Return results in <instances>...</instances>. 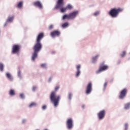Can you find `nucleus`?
<instances>
[{
  "label": "nucleus",
  "mask_w": 130,
  "mask_h": 130,
  "mask_svg": "<svg viewBox=\"0 0 130 130\" xmlns=\"http://www.w3.org/2000/svg\"><path fill=\"white\" fill-rule=\"evenodd\" d=\"M85 107V106L83 105L82 106V108H84Z\"/></svg>",
  "instance_id": "ea45409f"
},
{
  "label": "nucleus",
  "mask_w": 130,
  "mask_h": 130,
  "mask_svg": "<svg viewBox=\"0 0 130 130\" xmlns=\"http://www.w3.org/2000/svg\"><path fill=\"white\" fill-rule=\"evenodd\" d=\"M66 124L67 126V128H68V129H72V128H73V127L74 126V121H73V119H68L67 121Z\"/></svg>",
  "instance_id": "423d86ee"
},
{
  "label": "nucleus",
  "mask_w": 130,
  "mask_h": 130,
  "mask_svg": "<svg viewBox=\"0 0 130 130\" xmlns=\"http://www.w3.org/2000/svg\"><path fill=\"white\" fill-rule=\"evenodd\" d=\"M33 5L34 6H35V7H37L40 9H42V8H43V7L42 6V4H41V2H40V1H36L34 2Z\"/></svg>",
  "instance_id": "4468645a"
},
{
  "label": "nucleus",
  "mask_w": 130,
  "mask_h": 130,
  "mask_svg": "<svg viewBox=\"0 0 130 130\" xmlns=\"http://www.w3.org/2000/svg\"><path fill=\"white\" fill-rule=\"evenodd\" d=\"M92 82H89L86 86V88L85 90V93L87 95H89V94H90L91 92H92Z\"/></svg>",
  "instance_id": "39448f33"
},
{
  "label": "nucleus",
  "mask_w": 130,
  "mask_h": 130,
  "mask_svg": "<svg viewBox=\"0 0 130 130\" xmlns=\"http://www.w3.org/2000/svg\"><path fill=\"white\" fill-rule=\"evenodd\" d=\"M72 93H69V98L70 100H71V99H72Z\"/></svg>",
  "instance_id": "f704fd0d"
},
{
  "label": "nucleus",
  "mask_w": 130,
  "mask_h": 130,
  "mask_svg": "<svg viewBox=\"0 0 130 130\" xmlns=\"http://www.w3.org/2000/svg\"><path fill=\"white\" fill-rule=\"evenodd\" d=\"M52 78L51 77H50L49 79V82H50V81H51V80H52Z\"/></svg>",
  "instance_id": "58836bf2"
},
{
  "label": "nucleus",
  "mask_w": 130,
  "mask_h": 130,
  "mask_svg": "<svg viewBox=\"0 0 130 130\" xmlns=\"http://www.w3.org/2000/svg\"><path fill=\"white\" fill-rule=\"evenodd\" d=\"M22 7H23V2H20L17 4V8H18V9H21Z\"/></svg>",
  "instance_id": "4be33fe9"
},
{
  "label": "nucleus",
  "mask_w": 130,
  "mask_h": 130,
  "mask_svg": "<svg viewBox=\"0 0 130 130\" xmlns=\"http://www.w3.org/2000/svg\"><path fill=\"white\" fill-rule=\"evenodd\" d=\"M9 95H10V96H15V95H16L15 90L13 89H10L9 91Z\"/></svg>",
  "instance_id": "f3484780"
},
{
  "label": "nucleus",
  "mask_w": 130,
  "mask_h": 130,
  "mask_svg": "<svg viewBox=\"0 0 130 130\" xmlns=\"http://www.w3.org/2000/svg\"><path fill=\"white\" fill-rule=\"evenodd\" d=\"M0 71H1V72L4 71V64H3V63H0Z\"/></svg>",
  "instance_id": "a878e982"
},
{
  "label": "nucleus",
  "mask_w": 130,
  "mask_h": 130,
  "mask_svg": "<svg viewBox=\"0 0 130 130\" xmlns=\"http://www.w3.org/2000/svg\"><path fill=\"white\" fill-rule=\"evenodd\" d=\"M106 112L104 110L100 111L98 114L99 119L101 120L103 119L105 117Z\"/></svg>",
  "instance_id": "6e6552de"
},
{
  "label": "nucleus",
  "mask_w": 130,
  "mask_h": 130,
  "mask_svg": "<svg viewBox=\"0 0 130 130\" xmlns=\"http://www.w3.org/2000/svg\"><path fill=\"white\" fill-rule=\"evenodd\" d=\"M41 67L42 68H46V64H45V63L42 64L41 65Z\"/></svg>",
  "instance_id": "7c9ffc66"
},
{
  "label": "nucleus",
  "mask_w": 130,
  "mask_h": 130,
  "mask_svg": "<svg viewBox=\"0 0 130 130\" xmlns=\"http://www.w3.org/2000/svg\"><path fill=\"white\" fill-rule=\"evenodd\" d=\"M60 35V31L57 30H54L51 32V36L52 37H55L59 36Z\"/></svg>",
  "instance_id": "9b49d317"
},
{
  "label": "nucleus",
  "mask_w": 130,
  "mask_h": 130,
  "mask_svg": "<svg viewBox=\"0 0 130 130\" xmlns=\"http://www.w3.org/2000/svg\"><path fill=\"white\" fill-rule=\"evenodd\" d=\"M78 13L79 12H78V11H74L72 13H70L69 14V18L70 20H73L75 19V18H76V17H77V16L78 15Z\"/></svg>",
  "instance_id": "1a4fd4ad"
},
{
  "label": "nucleus",
  "mask_w": 130,
  "mask_h": 130,
  "mask_svg": "<svg viewBox=\"0 0 130 130\" xmlns=\"http://www.w3.org/2000/svg\"><path fill=\"white\" fill-rule=\"evenodd\" d=\"M18 74H20V72H18Z\"/></svg>",
  "instance_id": "a19ab883"
},
{
  "label": "nucleus",
  "mask_w": 130,
  "mask_h": 130,
  "mask_svg": "<svg viewBox=\"0 0 130 130\" xmlns=\"http://www.w3.org/2000/svg\"><path fill=\"white\" fill-rule=\"evenodd\" d=\"M37 89L36 86H33L32 87V91H36Z\"/></svg>",
  "instance_id": "c9c22d12"
},
{
  "label": "nucleus",
  "mask_w": 130,
  "mask_h": 130,
  "mask_svg": "<svg viewBox=\"0 0 130 130\" xmlns=\"http://www.w3.org/2000/svg\"><path fill=\"white\" fill-rule=\"evenodd\" d=\"M99 57V55H97L94 57H92V62L94 63L95 61H97V59Z\"/></svg>",
  "instance_id": "aec40b11"
},
{
  "label": "nucleus",
  "mask_w": 130,
  "mask_h": 130,
  "mask_svg": "<svg viewBox=\"0 0 130 130\" xmlns=\"http://www.w3.org/2000/svg\"><path fill=\"white\" fill-rule=\"evenodd\" d=\"M44 37V33L41 32L39 34L37 38L36 42H40V41H41L42 39Z\"/></svg>",
  "instance_id": "f8f14e48"
},
{
  "label": "nucleus",
  "mask_w": 130,
  "mask_h": 130,
  "mask_svg": "<svg viewBox=\"0 0 130 130\" xmlns=\"http://www.w3.org/2000/svg\"><path fill=\"white\" fill-rule=\"evenodd\" d=\"M21 46L19 45H14L13 47V49H20Z\"/></svg>",
  "instance_id": "412c9836"
},
{
  "label": "nucleus",
  "mask_w": 130,
  "mask_h": 130,
  "mask_svg": "<svg viewBox=\"0 0 130 130\" xmlns=\"http://www.w3.org/2000/svg\"><path fill=\"white\" fill-rule=\"evenodd\" d=\"M78 13L79 12H78V11H74L72 13H70L69 14V18L70 20H73L75 19V18H76V17H77V16L78 15Z\"/></svg>",
  "instance_id": "9d476101"
},
{
  "label": "nucleus",
  "mask_w": 130,
  "mask_h": 130,
  "mask_svg": "<svg viewBox=\"0 0 130 130\" xmlns=\"http://www.w3.org/2000/svg\"><path fill=\"white\" fill-rule=\"evenodd\" d=\"M107 86V82H105L104 83V88H106Z\"/></svg>",
  "instance_id": "e433bc0d"
},
{
  "label": "nucleus",
  "mask_w": 130,
  "mask_h": 130,
  "mask_svg": "<svg viewBox=\"0 0 130 130\" xmlns=\"http://www.w3.org/2000/svg\"><path fill=\"white\" fill-rule=\"evenodd\" d=\"M6 77L10 80V81H13V76L9 73L6 74Z\"/></svg>",
  "instance_id": "a211bd4d"
},
{
  "label": "nucleus",
  "mask_w": 130,
  "mask_h": 130,
  "mask_svg": "<svg viewBox=\"0 0 130 130\" xmlns=\"http://www.w3.org/2000/svg\"><path fill=\"white\" fill-rule=\"evenodd\" d=\"M125 54H126V52L125 51H123L122 54H121V57H124Z\"/></svg>",
  "instance_id": "cd10ccee"
},
{
  "label": "nucleus",
  "mask_w": 130,
  "mask_h": 130,
  "mask_svg": "<svg viewBox=\"0 0 130 130\" xmlns=\"http://www.w3.org/2000/svg\"><path fill=\"white\" fill-rule=\"evenodd\" d=\"M40 50V49H35L34 51V53L32 54V58L31 59L34 61L35 60L36 58H37L38 55L37 54L38 53V52Z\"/></svg>",
  "instance_id": "ddd939ff"
},
{
  "label": "nucleus",
  "mask_w": 130,
  "mask_h": 130,
  "mask_svg": "<svg viewBox=\"0 0 130 130\" xmlns=\"http://www.w3.org/2000/svg\"><path fill=\"white\" fill-rule=\"evenodd\" d=\"M36 44L34 46V49H41L42 48V44L40 42H36Z\"/></svg>",
  "instance_id": "2eb2a0df"
},
{
  "label": "nucleus",
  "mask_w": 130,
  "mask_h": 130,
  "mask_svg": "<svg viewBox=\"0 0 130 130\" xmlns=\"http://www.w3.org/2000/svg\"><path fill=\"white\" fill-rule=\"evenodd\" d=\"M76 69L77 70V72H76V76L78 77L81 74V71H80V69H81V65H78L76 67Z\"/></svg>",
  "instance_id": "dca6fc26"
},
{
  "label": "nucleus",
  "mask_w": 130,
  "mask_h": 130,
  "mask_svg": "<svg viewBox=\"0 0 130 130\" xmlns=\"http://www.w3.org/2000/svg\"><path fill=\"white\" fill-rule=\"evenodd\" d=\"M106 70H108V66L107 65H104V62L101 64L99 69L96 71V74H100L102 72H104V71H106Z\"/></svg>",
  "instance_id": "20e7f679"
},
{
  "label": "nucleus",
  "mask_w": 130,
  "mask_h": 130,
  "mask_svg": "<svg viewBox=\"0 0 130 130\" xmlns=\"http://www.w3.org/2000/svg\"><path fill=\"white\" fill-rule=\"evenodd\" d=\"M128 127V125L127 123L125 124V130H127V128Z\"/></svg>",
  "instance_id": "c756f323"
},
{
  "label": "nucleus",
  "mask_w": 130,
  "mask_h": 130,
  "mask_svg": "<svg viewBox=\"0 0 130 130\" xmlns=\"http://www.w3.org/2000/svg\"><path fill=\"white\" fill-rule=\"evenodd\" d=\"M53 25L51 24L49 26V29L50 30H51V29H53Z\"/></svg>",
  "instance_id": "473e14b6"
},
{
  "label": "nucleus",
  "mask_w": 130,
  "mask_h": 130,
  "mask_svg": "<svg viewBox=\"0 0 130 130\" xmlns=\"http://www.w3.org/2000/svg\"><path fill=\"white\" fill-rule=\"evenodd\" d=\"M100 12H96L94 13V16H98V15H99Z\"/></svg>",
  "instance_id": "72a5a7b5"
},
{
  "label": "nucleus",
  "mask_w": 130,
  "mask_h": 130,
  "mask_svg": "<svg viewBox=\"0 0 130 130\" xmlns=\"http://www.w3.org/2000/svg\"><path fill=\"white\" fill-rule=\"evenodd\" d=\"M126 94H127V89L124 88L120 92V94L119 95V99H123L125 96H126Z\"/></svg>",
  "instance_id": "0eeeda50"
},
{
  "label": "nucleus",
  "mask_w": 130,
  "mask_h": 130,
  "mask_svg": "<svg viewBox=\"0 0 130 130\" xmlns=\"http://www.w3.org/2000/svg\"><path fill=\"white\" fill-rule=\"evenodd\" d=\"M59 89V86H57L55 88V91H52L50 95V100L53 104L55 107L58 105L59 100H60V95L56 96V91Z\"/></svg>",
  "instance_id": "f03ea898"
},
{
  "label": "nucleus",
  "mask_w": 130,
  "mask_h": 130,
  "mask_svg": "<svg viewBox=\"0 0 130 130\" xmlns=\"http://www.w3.org/2000/svg\"><path fill=\"white\" fill-rule=\"evenodd\" d=\"M19 52V49H13L12 50V53H18Z\"/></svg>",
  "instance_id": "c85d7f7f"
},
{
  "label": "nucleus",
  "mask_w": 130,
  "mask_h": 130,
  "mask_svg": "<svg viewBox=\"0 0 130 130\" xmlns=\"http://www.w3.org/2000/svg\"><path fill=\"white\" fill-rule=\"evenodd\" d=\"M68 26H69V23L68 22H65L62 25V28H66V27H68Z\"/></svg>",
  "instance_id": "393cba45"
},
{
  "label": "nucleus",
  "mask_w": 130,
  "mask_h": 130,
  "mask_svg": "<svg viewBox=\"0 0 130 130\" xmlns=\"http://www.w3.org/2000/svg\"><path fill=\"white\" fill-rule=\"evenodd\" d=\"M20 98H22V99H23V98L25 97V96L24 95V94L21 93L20 95Z\"/></svg>",
  "instance_id": "2f4dec72"
},
{
  "label": "nucleus",
  "mask_w": 130,
  "mask_h": 130,
  "mask_svg": "<svg viewBox=\"0 0 130 130\" xmlns=\"http://www.w3.org/2000/svg\"><path fill=\"white\" fill-rule=\"evenodd\" d=\"M64 6V0H57L56 6L55 7V10H60L61 13H66L68 10H72L73 6L71 4H68L66 7Z\"/></svg>",
  "instance_id": "f257e3e1"
},
{
  "label": "nucleus",
  "mask_w": 130,
  "mask_h": 130,
  "mask_svg": "<svg viewBox=\"0 0 130 130\" xmlns=\"http://www.w3.org/2000/svg\"><path fill=\"white\" fill-rule=\"evenodd\" d=\"M42 109H43L44 110L45 109H46V106L44 105L42 107Z\"/></svg>",
  "instance_id": "4c0bfd02"
},
{
  "label": "nucleus",
  "mask_w": 130,
  "mask_h": 130,
  "mask_svg": "<svg viewBox=\"0 0 130 130\" xmlns=\"http://www.w3.org/2000/svg\"><path fill=\"white\" fill-rule=\"evenodd\" d=\"M129 107H130V103L126 104L124 105V109H128V108H129Z\"/></svg>",
  "instance_id": "b1692460"
},
{
  "label": "nucleus",
  "mask_w": 130,
  "mask_h": 130,
  "mask_svg": "<svg viewBox=\"0 0 130 130\" xmlns=\"http://www.w3.org/2000/svg\"><path fill=\"white\" fill-rule=\"evenodd\" d=\"M37 104L36 103H31L29 105V107H33L34 106H36Z\"/></svg>",
  "instance_id": "bb28decb"
},
{
  "label": "nucleus",
  "mask_w": 130,
  "mask_h": 130,
  "mask_svg": "<svg viewBox=\"0 0 130 130\" xmlns=\"http://www.w3.org/2000/svg\"><path fill=\"white\" fill-rule=\"evenodd\" d=\"M123 10L121 8H113L109 12V15L112 18H116L119 13H121Z\"/></svg>",
  "instance_id": "7ed1b4c3"
},
{
  "label": "nucleus",
  "mask_w": 130,
  "mask_h": 130,
  "mask_svg": "<svg viewBox=\"0 0 130 130\" xmlns=\"http://www.w3.org/2000/svg\"><path fill=\"white\" fill-rule=\"evenodd\" d=\"M14 20V16L8 17L7 22H13Z\"/></svg>",
  "instance_id": "5701e85b"
},
{
  "label": "nucleus",
  "mask_w": 130,
  "mask_h": 130,
  "mask_svg": "<svg viewBox=\"0 0 130 130\" xmlns=\"http://www.w3.org/2000/svg\"><path fill=\"white\" fill-rule=\"evenodd\" d=\"M66 19H67V20H70L69 14H65L63 16L62 20H66Z\"/></svg>",
  "instance_id": "6ab92c4d"
}]
</instances>
